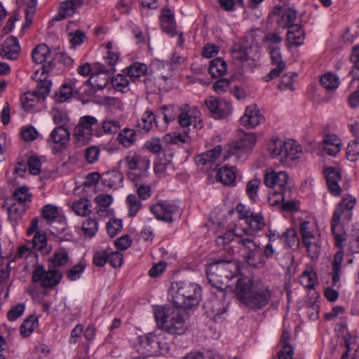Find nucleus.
<instances>
[{"mask_svg": "<svg viewBox=\"0 0 359 359\" xmlns=\"http://www.w3.org/2000/svg\"><path fill=\"white\" fill-rule=\"evenodd\" d=\"M173 305L155 306L154 315L158 327L172 334H182L187 327V309L197 306L201 299L198 284L181 281L172 285Z\"/></svg>", "mask_w": 359, "mask_h": 359, "instance_id": "nucleus-1", "label": "nucleus"}, {"mask_svg": "<svg viewBox=\"0 0 359 359\" xmlns=\"http://www.w3.org/2000/svg\"><path fill=\"white\" fill-rule=\"evenodd\" d=\"M215 242L217 245L238 244L237 252L248 264L255 268L263 267L264 261L259 243L255 241L253 233L241 224H236L233 229L218 236Z\"/></svg>", "mask_w": 359, "mask_h": 359, "instance_id": "nucleus-2", "label": "nucleus"}, {"mask_svg": "<svg viewBox=\"0 0 359 359\" xmlns=\"http://www.w3.org/2000/svg\"><path fill=\"white\" fill-rule=\"evenodd\" d=\"M233 291L241 302L253 310L261 309L266 306L271 297L266 285L254 282L247 277L238 280Z\"/></svg>", "mask_w": 359, "mask_h": 359, "instance_id": "nucleus-3", "label": "nucleus"}, {"mask_svg": "<svg viewBox=\"0 0 359 359\" xmlns=\"http://www.w3.org/2000/svg\"><path fill=\"white\" fill-rule=\"evenodd\" d=\"M123 165L128 178L138 182L147 176L151 161L148 155L137 150L128 151L118 163V168Z\"/></svg>", "mask_w": 359, "mask_h": 359, "instance_id": "nucleus-4", "label": "nucleus"}, {"mask_svg": "<svg viewBox=\"0 0 359 359\" xmlns=\"http://www.w3.org/2000/svg\"><path fill=\"white\" fill-rule=\"evenodd\" d=\"M239 273L238 264L232 260H217L210 263L206 269L208 282L214 287H229V280Z\"/></svg>", "mask_w": 359, "mask_h": 359, "instance_id": "nucleus-5", "label": "nucleus"}, {"mask_svg": "<svg viewBox=\"0 0 359 359\" xmlns=\"http://www.w3.org/2000/svg\"><path fill=\"white\" fill-rule=\"evenodd\" d=\"M267 148L271 158L285 166L291 165L292 161L298 159L302 153L300 144L291 139L283 142L278 138H272L269 141Z\"/></svg>", "mask_w": 359, "mask_h": 359, "instance_id": "nucleus-6", "label": "nucleus"}, {"mask_svg": "<svg viewBox=\"0 0 359 359\" xmlns=\"http://www.w3.org/2000/svg\"><path fill=\"white\" fill-rule=\"evenodd\" d=\"M355 205V198L351 196L344 198L337 205L333 213L331 229L334 236L337 245L341 247L344 240L341 234L342 226L351 219V210Z\"/></svg>", "mask_w": 359, "mask_h": 359, "instance_id": "nucleus-7", "label": "nucleus"}, {"mask_svg": "<svg viewBox=\"0 0 359 359\" xmlns=\"http://www.w3.org/2000/svg\"><path fill=\"white\" fill-rule=\"evenodd\" d=\"M39 72H35L32 78L36 81L34 89L24 93L20 101L23 109L26 111L34 109L40 101L45 100L49 95L52 83L49 79H45L39 76Z\"/></svg>", "mask_w": 359, "mask_h": 359, "instance_id": "nucleus-8", "label": "nucleus"}, {"mask_svg": "<svg viewBox=\"0 0 359 359\" xmlns=\"http://www.w3.org/2000/svg\"><path fill=\"white\" fill-rule=\"evenodd\" d=\"M97 123V119L93 116L86 115L79 118L78 123L75 126L73 131V136L78 147L86 144L93 135L97 137L102 136L101 130H93V126H96Z\"/></svg>", "mask_w": 359, "mask_h": 359, "instance_id": "nucleus-9", "label": "nucleus"}, {"mask_svg": "<svg viewBox=\"0 0 359 359\" xmlns=\"http://www.w3.org/2000/svg\"><path fill=\"white\" fill-rule=\"evenodd\" d=\"M57 55H53L49 47L45 43L39 44L32 52V58L34 63L42 65L39 72L41 78L48 79V73L55 67V60Z\"/></svg>", "mask_w": 359, "mask_h": 359, "instance_id": "nucleus-10", "label": "nucleus"}, {"mask_svg": "<svg viewBox=\"0 0 359 359\" xmlns=\"http://www.w3.org/2000/svg\"><path fill=\"white\" fill-rule=\"evenodd\" d=\"M237 215L240 220H244L247 224V228L254 236L255 233L260 231L264 226V217L261 214H256L250 210V209L242 204H238L232 211Z\"/></svg>", "mask_w": 359, "mask_h": 359, "instance_id": "nucleus-11", "label": "nucleus"}, {"mask_svg": "<svg viewBox=\"0 0 359 359\" xmlns=\"http://www.w3.org/2000/svg\"><path fill=\"white\" fill-rule=\"evenodd\" d=\"M343 257L344 252L341 248V249L338 250L334 256V259L331 264V271L330 272V274L332 276V286L337 288L334 289L332 287H328L325 288L324 291L325 296L330 302H335L339 297L337 289L340 286L339 280Z\"/></svg>", "mask_w": 359, "mask_h": 359, "instance_id": "nucleus-12", "label": "nucleus"}, {"mask_svg": "<svg viewBox=\"0 0 359 359\" xmlns=\"http://www.w3.org/2000/svg\"><path fill=\"white\" fill-rule=\"evenodd\" d=\"M257 141L255 133H244L229 147V153L238 161H244L256 144Z\"/></svg>", "mask_w": 359, "mask_h": 359, "instance_id": "nucleus-13", "label": "nucleus"}, {"mask_svg": "<svg viewBox=\"0 0 359 359\" xmlns=\"http://www.w3.org/2000/svg\"><path fill=\"white\" fill-rule=\"evenodd\" d=\"M149 209L157 219L166 222H172L181 215L180 208L167 201H159L150 205Z\"/></svg>", "mask_w": 359, "mask_h": 359, "instance_id": "nucleus-14", "label": "nucleus"}, {"mask_svg": "<svg viewBox=\"0 0 359 359\" xmlns=\"http://www.w3.org/2000/svg\"><path fill=\"white\" fill-rule=\"evenodd\" d=\"M70 132L68 128L61 126L55 127L49 134L46 143L54 154L62 152L70 140Z\"/></svg>", "mask_w": 359, "mask_h": 359, "instance_id": "nucleus-15", "label": "nucleus"}, {"mask_svg": "<svg viewBox=\"0 0 359 359\" xmlns=\"http://www.w3.org/2000/svg\"><path fill=\"white\" fill-rule=\"evenodd\" d=\"M264 184L269 188H277V190L290 191L291 182L285 171H276L267 168L264 172Z\"/></svg>", "mask_w": 359, "mask_h": 359, "instance_id": "nucleus-16", "label": "nucleus"}, {"mask_svg": "<svg viewBox=\"0 0 359 359\" xmlns=\"http://www.w3.org/2000/svg\"><path fill=\"white\" fill-rule=\"evenodd\" d=\"M62 278V274L57 269L46 271L43 266L38 265L32 273V281L39 283L42 287L48 288L57 285Z\"/></svg>", "mask_w": 359, "mask_h": 359, "instance_id": "nucleus-17", "label": "nucleus"}, {"mask_svg": "<svg viewBox=\"0 0 359 359\" xmlns=\"http://www.w3.org/2000/svg\"><path fill=\"white\" fill-rule=\"evenodd\" d=\"M222 147L217 145L195 158V162L198 166L205 167L207 170H211L220 165L226 157L222 158Z\"/></svg>", "mask_w": 359, "mask_h": 359, "instance_id": "nucleus-18", "label": "nucleus"}, {"mask_svg": "<svg viewBox=\"0 0 359 359\" xmlns=\"http://www.w3.org/2000/svg\"><path fill=\"white\" fill-rule=\"evenodd\" d=\"M204 103L215 118H224L232 110L231 102L222 98L210 96L205 100Z\"/></svg>", "mask_w": 359, "mask_h": 359, "instance_id": "nucleus-19", "label": "nucleus"}, {"mask_svg": "<svg viewBox=\"0 0 359 359\" xmlns=\"http://www.w3.org/2000/svg\"><path fill=\"white\" fill-rule=\"evenodd\" d=\"M20 54V46L17 38L8 37L1 45L0 55L10 60H17Z\"/></svg>", "mask_w": 359, "mask_h": 359, "instance_id": "nucleus-20", "label": "nucleus"}, {"mask_svg": "<svg viewBox=\"0 0 359 359\" xmlns=\"http://www.w3.org/2000/svg\"><path fill=\"white\" fill-rule=\"evenodd\" d=\"M264 120V116L260 113L256 105L246 107L244 114L240 118L242 126L247 128H255Z\"/></svg>", "mask_w": 359, "mask_h": 359, "instance_id": "nucleus-21", "label": "nucleus"}, {"mask_svg": "<svg viewBox=\"0 0 359 359\" xmlns=\"http://www.w3.org/2000/svg\"><path fill=\"white\" fill-rule=\"evenodd\" d=\"M205 308L207 315L215 322H222L224 319L226 306L222 300L214 298L205 304Z\"/></svg>", "mask_w": 359, "mask_h": 359, "instance_id": "nucleus-22", "label": "nucleus"}, {"mask_svg": "<svg viewBox=\"0 0 359 359\" xmlns=\"http://www.w3.org/2000/svg\"><path fill=\"white\" fill-rule=\"evenodd\" d=\"M268 52L270 55L271 65L275 67H273L264 78L266 82L278 77L285 69L286 66L285 62L283 60L280 49H276Z\"/></svg>", "mask_w": 359, "mask_h": 359, "instance_id": "nucleus-23", "label": "nucleus"}, {"mask_svg": "<svg viewBox=\"0 0 359 359\" xmlns=\"http://www.w3.org/2000/svg\"><path fill=\"white\" fill-rule=\"evenodd\" d=\"M158 334L149 333L140 337L141 346L144 351L142 353L147 355H156L159 354V343Z\"/></svg>", "mask_w": 359, "mask_h": 359, "instance_id": "nucleus-24", "label": "nucleus"}, {"mask_svg": "<svg viewBox=\"0 0 359 359\" xmlns=\"http://www.w3.org/2000/svg\"><path fill=\"white\" fill-rule=\"evenodd\" d=\"M324 174L330 193L333 196H339L341 192V189L338 184V182L341 180L339 172L334 168L329 167L325 169Z\"/></svg>", "mask_w": 359, "mask_h": 359, "instance_id": "nucleus-25", "label": "nucleus"}, {"mask_svg": "<svg viewBox=\"0 0 359 359\" xmlns=\"http://www.w3.org/2000/svg\"><path fill=\"white\" fill-rule=\"evenodd\" d=\"M82 4V0H67L61 3L59 13L54 17V20H60L73 15Z\"/></svg>", "mask_w": 359, "mask_h": 359, "instance_id": "nucleus-26", "label": "nucleus"}, {"mask_svg": "<svg viewBox=\"0 0 359 359\" xmlns=\"http://www.w3.org/2000/svg\"><path fill=\"white\" fill-rule=\"evenodd\" d=\"M123 175L118 170H109L102 175L101 182L105 186L117 189L123 187Z\"/></svg>", "mask_w": 359, "mask_h": 359, "instance_id": "nucleus-27", "label": "nucleus"}, {"mask_svg": "<svg viewBox=\"0 0 359 359\" xmlns=\"http://www.w3.org/2000/svg\"><path fill=\"white\" fill-rule=\"evenodd\" d=\"M105 48L107 52L104 59L107 64V67L106 65L105 67L108 71L103 74H111L115 72L114 66L119 60L120 53L116 46L111 41L107 43Z\"/></svg>", "mask_w": 359, "mask_h": 359, "instance_id": "nucleus-28", "label": "nucleus"}, {"mask_svg": "<svg viewBox=\"0 0 359 359\" xmlns=\"http://www.w3.org/2000/svg\"><path fill=\"white\" fill-rule=\"evenodd\" d=\"M107 71L108 70L106 69L105 65L100 62H96L92 66L90 63L86 62L82 65H80L77 68V72L80 75L83 76L90 75V78L86 81H83V83H87L88 81H91L93 79H94L95 74H103V72Z\"/></svg>", "mask_w": 359, "mask_h": 359, "instance_id": "nucleus-29", "label": "nucleus"}, {"mask_svg": "<svg viewBox=\"0 0 359 359\" xmlns=\"http://www.w3.org/2000/svg\"><path fill=\"white\" fill-rule=\"evenodd\" d=\"M341 149V142L334 134H328L323 139V151L330 156H336Z\"/></svg>", "mask_w": 359, "mask_h": 359, "instance_id": "nucleus-30", "label": "nucleus"}, {"mask_svg": "<svg viewBox=\"0 0 359 359\" xmlns=\"http://www.w3.org/2000/svg\"><path fill=\"white\" fill-rule=\"evenodd\" d=\"M299 229L302 240L320 233L316 220L312 217L302 221Z\"/></svg>", "mask_w": 359, "mask_h": 359, "instance_id": "nucleus-31", "label": "nucleus"}, {"mask_svg": "<svg viewBox=\"0 0 359 359\" xmlns=\"http://www.w3.org/2000/svg\"><path fill=\"white\" fill-rule=\"evenodd\" d=\"M302 241L311 258L312 259H316L319 256L321 250L320 233Z\"/></svg>", "mask_w": 359, "mask_h": 359, "instance_id": "nucleus-32", "label": "nucleus"}, {"mask_svg": "<svg viewBox=\"0 0 359 359\" xmlns=\"http://www.w3.org/2000/svg\"><path fill=\"white\" fill-rule=\"evenodd\" d=\"M287 41L291 46H301L304 42V31L299 25L289 27L287 34Z\"/></svg>", "mask_w": 359, "mask_h": 359, "instance_id": "nucleus-33", "label": "nucleus"}, {"mask_svg": "<svg viewBox=\"0 0 359 359\" xmlns=\"http://www.w3.org/2000/svg\"><path fill=\"white\" fill-rule=\"evenodd\" d=\"M161 22L162 29L165 32L170 34L171 36H174V35L177 34L174 15L170 10L163 9L162 11Z\"/></svg>", "mask_w": 359, "mask_h": 359, "instance_id": "nucleus-34", "label": "nucleus"}, {"mask_svg": "<svg viewBox=\"0 0 359 359\" xmlns=\"http://www.w3.org/2000/svg\"><path fill=\"white\" fill-rule=\"evenodd\" d=\"M236 178V168L224 166L218 170L217 179L225 185H233Z\"/></svg>", "mask_w": 359, "mask_h": 359, "instance_id": "nucleus-35", "label": "nucleus"}, {"mask_svg": "<svg viewBox=\"0 0 359 359\" xmlns=\"http://www.w3.org/2000/svg\"><path fill=\"white\" fill-rule=\"evenodd\" d=\"M164 140L167 143H171L182 146L191 142V137L189 135L188 131L184 130L182 133L174 132L164 136Z\"/></svg>", "mask_w": 359, "mask_h": 359, "instance_id": "nucleus-36", "label": "nucleus"}, {"mask_svg": "<svg viewBox=\"0 0 359 359\" xmlns=\"http://www.w3.org/2000/svg\"><path fill=\"white\" fill-rule=\"evenodd\" d=\"M137 133L135 130L125 128L121 130L117 136V140L125 148H129L136 141Z\"/></svg>", "mask_w": 359, "mask_h": 359, "instance_id": "nucleus-37", "label": "nucleus"}, {"mask_svg": "<svg viewBox=\"0 0 359 359\" xmlns=\"http://www.w3.org/2000/svg\"><path fill=\"white\" fill-rule=\"evenodd\" d=\"M130 81L135 82L147 72V66L141 62H134L126 69Z\"/></svg>", "mask_w": 359, "mask_h": 359, "instance_id": "nucleus-38", "label": "nucleus"}, {"mask_svg": "<svg viewBox=\"0 0 359 359\" xmlns=\"http://www.w3.org/2000/svg\"><path fill=\"white\" fill-rule=\"evenodd\" d=\"M297 18V12L292 8H287L283 11L280 16L277 19V23L279 27H287L292 25H295L294 22Z\"/></svg>", "mask_w": 359, "mask_h": 359, "instance_id": "nucleus-39", "label": "nucleus"}, {"mask_svg": "<svg viewBox=\"0 0 359 359\" xmlns=\"http://www.w3.org/2000/svg\"><path fill=\"white\" fill-rule=\"evenodd\" d=\"M33 245L35 249L43 255H48L51 251V246L48 245L46 234L37 231L33 238Z\"/></svg>", "mask_w": 359, "mask_h": 359, "instance_id": "nucleus-40", "label": "nucleus"}, {"mask_svg": "<svg viewBox=\"0 0 359 359\" xmlns=\"http://www.w3.org/2000/svg\"><path fill=\"white\" fill-rule=\"evenodd\" d=\"M121 128L120 121L117 118L107 116L102 122V134L112 135L118 133Z\"/></svg>", "mask_w": 359, "mask_h": 359, "instance_id": "nucleus-41", "label": "nucleus"}, {"mask_svg": "<svg viewBox=\"0 0 359 359\" xmlns=\"http://www.w3.org/2000/svg\"><path fill=\"white\" fill-rule=\"evenodd\" d=\"M226 72V64L224 60L220 57L212 60L210 62L209 73L214 77H219L224 75Z\"/></svg>", "mask_w": 359, "mask_h": 359, "instance_id": "nucleus-42", "label": "nucleus"}, {"mask_svg": "<svg viewBox=\"0 0 359 359\" xmlns=\"http://www.w3.org/2000/svg\"><path fill=\"white\" fill-rule=\"evenodd\" d=\"M154 124L156 127L158 126L156 121V116L149 109L145 111L140 120L137 122V126L145 132H149Z\"/></svg>", "mask_w": 359, "mask_h": 359, "instance_id": "nucleus-43", "label": "nucleus"}, {"mask_svg": "<svg viewBox=\"0 0 359 359\" xmlns=\"http://www.w3.org/2000/svg\"><path fill=\"white\" fill-rule=\"evenodd\" d=\"M128 75L123 74H118L112 78L111 85L114 88L121 93H127L130 90L129 84L130 81L128 79Z\"/></svg>", "mask_w": 359, "mask_h": 359, "instance_id": "nucleus-44", "label": "nucleus"}, {"mask_svg": "<svg viewBox=\"0 0 359 359\" xmlns=\"http://www.w3.org/2000/svg\"><path fill=\"white\" fill-rule=\"evenodd\" d=\"M161 113L163 116L165 125L161 128V130H165L170 122L178 118L180 109L174 106H163L161 108Z\"/></svg>", "mask_w": 359, "mask_h": 359, "instance_id": "nucleus-45", "label": "nucleus"}, {"mask_svg": "<svg viewBox=\"0 0 359 359\" xmlns=\"http://www.w3.org/2000/svg\"><path fill=\"white\" fill-rule=\"evenodd\" d=\"M90 202L86 198H80L72 204V210L79 216H86L90 212Z\"/></svg>", "mask_w": 359, "mask_h": 359, "instance_id": "nucleus-46", "label": "nucleus"}, {"mask_svg": "<svg viewBox=\"0 0 359 359\" xmlns=\"http://www.w3.org/2000/svg\"><path fill=\"white\" fill-rule=\"evenodd\" d=\"M278 237L290 248L297 247L299 245V238L297 231L293 228L286 229L281 236H278Z\"/></svg>", "mask_w": 359, "mask_h": 359, "instance_id": "nucleus-47", "label": "nucleus"}, {"mask_svg": "<svg viewBox=\"0 0 359 359\" xmlns=\"http://www.w3.org/2000/svg\"><path fill=\"white\" fill-rule=\"evenodd\" d=\"M282 37L276 33H268L263 39L268 51L280 49Z\"/></svg>", "mask_w": 359, "mask_h": 359, "instance_id": "nucleus-48", "label": "nucleus"}, {"mask_svg": "<svg viewBox=\"0 0 359 359\" xmlns=\"http://www.w3.org/2000/svg\"><path fill=\"white\" fill-rule=\"evenodd\" d=\"M189 107L188 105H184L181 108V112L178 116V123L183 128H187L189 126L194 124V127H196V123L197 121L196 117L192 118L190 114H189Z\"/></svg>", "mask_w": 359, "mask_h": 359, "instance_id": "nucleus-49", "label": "nucleus"}, {"mask_svg": "<svg viewBox=\"0 0 359 359\" xmlns=\"http://www.w3.org/2000/svg\"><path fill=\"white\" fill-rule=\"evenodd\" d=\"M128 216L134 217L142 208V203L135 194H129L126 198Z\"/></svg>", "mask_w": 359, "mask_h": 359, "instance_id": "nucleus-50", "label": "nucleus"}, {"mask_svg": "<svg viewBox=\"0 0 359 359\" xmlns=\"http://www.w3.org/2000/svg\"><path fill=\"white\" fill-rule=\"evenodd\" d=\"M50 262L54 268L66 265L69 262L67 251L65 249H60L55 251L50 259Z\"/></svg>", "mask_w": 359, "mask_h": 359, "instance_id": "nucleus-51", "label": "nucleus"}, {"mask_svg": "<svg viewBox=\"0 0 359 359\" xmlns=\"http://www.w3.org/2000/svg\"><path fill=\"white\" fill-rule=\"evenodd\" d=\"M52 118L57 126L68 128L70 118L67 114L58 109H53L51 111Z\"/></svg>", "mask_w": 359, "mask_h": 359, "instance_id": "nucleus-52", "label": "nucleus"}, {"mask_svg": "<svg viewBox=\"0 0 359 359\" xmlns=\"http://www.w3.org/2000/svg\"><path fill=\"white\" fill-rule=\"evenodd\" d=\"M25 211V204L21 203H13L7 208L8 216L10 220L16 221Z\"/></svg>", "mask_w": 359, "mask_h": 359, "instance_id": "nucleus-53", "label": "nucleus"}, {"mask_svg": "<svg viewBox=\"0 0 359 359\" xmlns=\"http://www.w3.org/2000/svg\"><path fill=\"white\" fill-rule=\"evenodd\" d=\"M38 325V319L35 316L26 318L20 326V333L23 337L29 336Z\"/></svg>", "mask_w": 359, "mask_h": 359, "instance_id": "nucleus-54", "label": "nucleus"}, {"mask_svg": "<svg viewBox=\"0 0 359 359\" xmlns=\"http://www.w3.org/2000/svg\"><path fill=\"white\" fill-rule=\"evenodd\" d=\"M317 282V275L313 271H304L299 277V283L306 289L314 288Z\"/></svg>", "mask_w": 359, "mask_h": 359, "instance_id": "nucleus-55", "label": "nucleus"}, {"mask_svg": "<svg viewBox=\"0 0 359 359\" xmlns=\"http://www.w3.org/2000/svg\"><path fill=\"white\" fill-rule=\"evenodd\" d=\"M109 253L110 252L107 248H100L95 251L93 256V264L97 266L102 267L108 262Z\"/></svg>", "mask_w": 359, "mask_h": 359, "instance_id": "nucleus-56", "label": "nucleus"}, {"mask_svg": "<svg viewBox=\"0 0 359 359\" xmlns=\"http://www.w3.org/2000/svg\"><path fill=\"white\" fill-rule=\"evenodd\" d=\"M290 191L276 190L271 193L268 200L271 205L275 206L283 204L287 198H290Z\"/></svg>", "mask_w": 359, "mask_h": 359, "instance_id": "nucleus-57", "label": "nucleus"}, {"mask_svg": "<svg viewBox=\"0 0 359 359\" xmlns=\"http://www.w3.org/2000/svg\"><path fill=\"white\" fill-rule=\"evenodd\" d=\"M13 199L18 203L25 204L29 202L32 199V194L28 187L22 186L18 188L12 195Z\"/></svg>", "mask_w": 359, "mask_h": 359, "instance_id": "nucleus-58", "label": "nucleus"}, {"mask_svg": "<svg viewBox=\"0 0 359 359\" xmlns=\"http://www.w3.org/2000/svg\"><path fill=\"white\" fill-rule=\"evenodd\" d=\"M320 82L322 86L327 90H336L339 86V78L330 73L325 74L321 77Z\"/></svg>", "mask_w": 359, "mask_h": 359, "instance_id": "nucleus-59", "label": "nucleus"}, {"mask_svg": "<svg viewBox=\"0 0 359 359\" xmlns=\"http://www.w3.org/2000/svg\"><path fill=\"white\" fill-rule=\"evenodd\" d=\"M75 95L72 89L66 83L63 84L61 88L55 94V99L57 102L62 103L68 101Z\"/></svg>", "mask_w": 359, "mask_h": 359, "instance_id": "nucleus-60", "label": "nucleus"}, {"mask_svg": "<svg viewBox=\"0 0 359 359\" xmlns=\"http://www.w3.org/2000/svg\"><path fill=\"white\" fill-rule=\"evenodd\" d=\"M98 224L95 219H87L82 225V231L86 237L92 238L97 231Z\"/></svg>", "mask_w": 359, "mask_h": 359, "instance_id": "nucleus-61", "label": "nucleus"}, {"mask_svg": "<svg viewBox=\"0 0 359 359\" xmlns=\"http://www.w3.org/2000/svg\"><path fill=\"white\" fill-rule=\"evenodd\" d=\"M25 309L24 304H17L13 306L7 313L8 320L11 322L16 320L24 313Z\"/></svg>", "mask_w": 359, "mask_h": 359, "instance_id": "nucleus-62", "label": "nucleus"}, {"mask_svg": "<svg viewBox=\"0 0 359 359\" xmlns=\"http://www.w3.org/2000/svg\"><path fill=\"white\" fill-rule=\"evenodd\" d=\"M297 77V74L295 73H288L287 74H285L280 83L278 85L279 89L281 90H292L294 89L293 87V83Z\"/></svg>", "mask_w": 359, "mask_h": 359, "instance_id": "nucleus-63", "label": "nucleus"}, {"mask_svg": "<svg viewBox=\"0 0 359 359\" xmlns=\"http://www.w3.org/2000/svg\"><path fill=\"white\" fill-rule=\"evenodd\" d=\"M347 158L351 161H354L359 156V142L357 140H351L346 148Z\"/></svg>", "mask_w": 359, "mask_h": 359, "instance_id": "nucleus-64", "label": "nucleus"}]
</instances>
